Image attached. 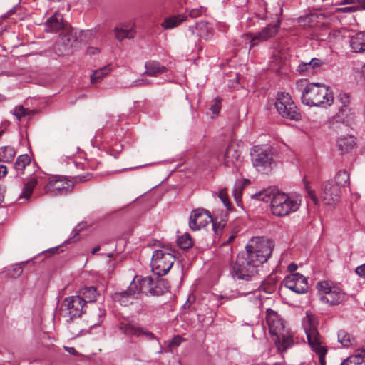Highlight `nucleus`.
<instances>
[{
	"instance_id": "obj_1",
	"label": "nucleus",
	"mask_w": 365,
	"mask_h": 365,
	"mask_svg": "<svg viewBox=\"0 0 365 365\" xmlns=\"http://www.w3.org/2000/svg\"><path fill=\"white\" fill-rule=\"evenodd\" d=\"M302 324L312 350L319 356L321 365H325L324 356L327 350L322 344L317 317L312 312L307 311L306 316L302 319Z\"/></svg>"
},
{
	"instance_id": "obj_2",
	"label": "nucleus",
	"mask_w": 365,
	"mask_h": 365,
	"mask_svg": "<svg viewBox=\"0 0 365 365\" xmlns=\"http://www.w3.org/2000/svg\"><path fill=\"white\" fill-rule=\"evenodd\" d=\"M302 101L309 106L327 108L334 102L332 91L319 83L309 84L304 89Z\"/></svg>"
},
{
	"instance_id": "obj_3",
	"label": "nucleus",
	"mask_w": 365,
	"mask_h": 365,
	"mask_svg": "<svg viewBox=\"0 0 365 365\" xmlns=\"http://www.w3.org/2000/svg\"><path fill=\"white\" fill-rule=\"evenodd\" d=\"M274 247V242L269 239L253 237L247 244L246 250L242 252L259 267L269 259Z\"/></svg>"
},
{
	"instance_id": "obj_4",
	"label": "nucleus",
	"mask_w": 365,
	"mask_h": 365,
	"mask_svg": "<svg viewBox=\"0 0 365 365\" xmlns=\"http://www.w3.org/2000/svg\"><path fill=\"white\" fill-rule=\"evenodd\" d=\"M301 200L284 192L276 191L272 194L270 208L272 213L277 217H284L296 212Z\"/></svg>"
},
{
	"instance_id": "obj_5",
	"label": "nucleus",
	"mask_w": 365,
	"mask_h": 365,
	"mask_svg": "<svg viewBox=\"0 0 365 365\" xmlns=\"http://www.w3.org/2000/svg\"><path fill=\"white\" fill-rule=\"evenodd\" d=\"M173 250L169 246H163L162 249L155 250L151 259L152 271L158 276L165 275L171 269L175 262V257L171 253Z\"/></svg>"
},
{
	"instance_id": "obj_6",
	"label": "nucleus",
	"mask_w": 365,
	"mask_h": 365,
	"mask_svg": "<svg viewBox=\"0 0 365 365\" xmlns=\"http://www.w3.org/2000/svg\"><path fill=\"white\" fill-rule=\"evenodd\" d=\"M277 113L284 118L299 121L302 118L299 109L288 93L279 92L274 103Z\"/></svg>"
},
{
	"instance_id": "obj_7",
	"label": "nucleus",
	"mask_w": 365,
	"mask_h": 365,
	"mask_svg": "<svg viewBox=\"0 0 365 365\" xmlns=\"http://www.w3.org/2000/svg\"><path fill=\"white\" fill-rule=\"evenodd\" d=\"M259 267L245 254L237 255L235 263L232 266V274L239 279L250 280L257 274Z\"/></svg>"
},
{
	"instance_id": "obj_8",
	"label": "nucleus",
	"mask_w": 365,
	"mask_h": 365,
	"mask_svg": "<svg viewBox=\"0 0 365 365\" xmlns=\"http://www.w3.org/2000/svg\"><path fill=\"white\" fill-rule=\"evenodd\" d=\"M118 329L128 337L145 339L148 341L156 340L159 341L158 339L153 333L133 321L120 322L118 324Z\"/></svg>"
},
{
	"instance_id": "obj_9",
	"label": "nucleus",
	"mask_w": 365,
	"mask_h": 365,
	"mask_svg": "<svg viewBox=\"0 0 365 365\" xmlns=\"http://www.w3.org/2000/svg\"><path fill=\"white\" fill-rule=\"evenodd\" d=\"M73 182L62 175L50 177L46 185L44 191L47 194L53 196L66 195L73 190Z\"/></svg>"
},
{
	"instance_id": "obj_10",
	"label": "nucleus",
	"mask_w": 365,
	"mask_h": 365,
	"mask_svg": "<svg viewBox=\"0 0 365 365\" xmlns=\"http://www.w3.org/2000/svg\"><path fill=\"white\" fill-rule=\"evenodd\" d=\"M85 303L80 296H71L66 297L61 304L64 315L70 319L78 317L81 315Z\"/></svg>"
},
{
	"instance_id": "obj_11",
	"label": "nucleus",
	"mask_w": 365,
	"mask_h": 365,
	"mask_svg": "<svg viewBox=\"0 0 365 365\" xmlns=\"http://www.w3.org/2000/svg\"><path fill=\"white\" fill-rule=\"evenodd\" d=\"M283 283L287 288L297 294H304L309 289L307 279L299 273H293L287 276Z\"/></svg>"
},
{
	"instance_id": "obj_12",
	"label": "nucleus",
	"mask_w": 365,
	"mask_h": 365,
	"mask_svg": "<svg viewBox=\"0 0 365 365\" xmlns=\"http://www.w3.org/2000/svg\"><path fill=\"white\" fill-rule=\"evenodd\" d=\"M251 157L253 166L259 172H264L272 164V158L266 150L259 146L253 148Z\"/></svg>"
},
{
	"instance_id": "obj_13",
	"label": "nucleus",
	"mask_w": 365,
	"mask_h": 365,
	"mask_svg": "<svg viewBox=\"0 0 365 365\" xmlns=\"http://www.w3.org/2000/svg\"><path fill=\"white\" fill-rule=\"evenodd\" d=\"M212 221V216L209 211L202 208H198L192 212L189 221V227L194 231L199 230L201 227L206 226L209 222Z\"/></svg>"
},
{
	"instance_id": "obj_14",
	"label": "nucleus",
	"mask_w": 365,
	"mask_h": 365,
	"mask_svg": "<svg viewBox=\"0 0 365 365\" xmlns=\"http://www.w3.org/2000/svg\"><path fill=\"white\" fill-rule=\"evenodd\" d=\"M266 323L269 327V334L272 336H281L285 329L282 319L277 312L267 309L266 310Z\"/></svg>"
},
{
	"instance_id": "obj_15",
	"label": "nucleus",
	"mask_w": 365,
	"mask_h": 365,
	"mask_svg": "<svg viewBox=\"0 0 365 365\" xmlns=\"http://www.w3.org/2000/svg\"><path fill=\"white\" fill-rule=\"evenodd\" d=\"M341 190L331 181H327L322 185L321 198L327 205H332L339 201Z\"/></svg>"
},
{
	"instance_id": "obj_16",
	"label": "nucleus",
	"mask_w": 365,
	"mask_h": 365,
	"mask_svg": "<svg viewBox=\"0 0 365 365\" xmlns=\"http://www.w3.org/2000/svg\"><path fill=\"white\" fill-rule=\"evenodd\" d=\"M279 24L280 21L279 18H277V21L275 24H268L255 35L252 36L250 34H247V36L251 37L250 48L255 46L257 43V41H265L274 37L278 32Z\"/></svg>"
},
{
	"instance_id": "obj_17",
	"label": "nucleus",
	"mask_w": 365,
	"mask_h": 365,
	"mask_svg": "<svg viewBox=\"0 0 365 365\" xmlns=\"http://www.w3.org/2000/svg\"><path fill=\"white\" fill-rule=\"evenodd\" d=\"M188 30L190 33V35L187 36L188 38L196 36L197 38H203L205 41L212 39L214 34L213 27L205 21H200L195 25L190 26Z\"/></svg>"
},
{
	"instance_id": "obj_18",
	"label": "nucleus",
	"mask_w": 365,
	"mask_h": 365,
	"mask_svg": "<svg viewBox=\"0 0 365 365\" xmlns=\"http://www.w3.org/2000/svg\"><path fill=\"white\" fill-rule=\"evenodd\" d=\"M355 112L351 107H339L338 112L334 117L336 123H341L350 125L355 120Z\"/></svg>"
},
{
	"instance_id": "obj_19",
	"label": "nucleus",
	"mask_w": 365,
	"mask_h": 365,
	"mask_svg": "<svg viewBox=\"0 0 365 365\" xmlns=\"http://www.w3.org/2000/svg\"><path fill=\"white\" fill-rule=\"evenodd\" d=\"M64 26L63 16L55 12L45 23V31L51 33H56Z\"/></svg>"
},
{
	"instance_id": "obj_20",
	"label": "nucleus",
	"mask_w": 365,
	"mask_h": 365,
	"mask_svg": "<svg viewBox=\"0 0 365 365\" xmlns=\"http://www.w3.org/2000/svg\"><path fill=\"white\" fill-rule=\"evenodd\" d=\"M356 139L353 135H343L339 137L336 141V147L341 154L351 151L356 146Z\"/></svg>"
},
{
	"instance_id": "obj_21",
	"label": "nucleus",
	"mask_w": 365,
	"mask_h": 365,
	"mask_svg": "<svg viewBox=\"0 0 365 365\" xmlns=\"http://www.w3.org/2000/svg\"><path fill=\"white\" fill-rule=\"evenodd\" d=\"M351 51L354 53L365 51V31H360L351 36L349 39Z\"/></svg>"
},
{
	"instance_id": "obj_22",
	"label": "nucleus",
	"mask_w": 365,
	"mask_h": 365,
	"mask_svg": "<svg viewBox=\"0 0 365 365\" xmlns=\"http://www.w3.org/2000/svg\"><path fill=\"white\" fill-rule=\"evenodd\" d=\"M113 32L116 39L119 41H122L125 39L133 38L135 36L133 26H130L126 24H120L116 26L113 29Z\"/></svg>"
},
{
	"instance_id": "obj_23",
	"label": "nucleus",
	"mask_w": 365,
	"mask_h": 365,
	"mask_svg": "<svg viewBox=\"0 0 365 365\" xmlns=\"http://www.w3.org/2000/svg\"><path fill=\"white\" fill-rule=\"evenodd\" d=\"M240 158V153L234 143H230L227 145L226 151L223 155L224 165L226 167H230L235 165Z\"/></svg>"
},
{
	"instance_id": "obj_24",
	"label": "nucleus",
	"mask_w": 365,
	"mask_h": 365,
	"mask_svg": "<svg viewBox=\"0 0 365 365\" xmlns=\"http://www.w3.org/2000/svg\"><path fill=\"white\" fill-rule=\"evenodd\" d=\"M344 298V293L337 287H333L327 295L320 297V300L322 302L327 303L331 305L340 304Z\"/></svg>"
},
{
	"instance_id": "obj_25",
	"label": "nucleus",
	"mask_w": 365,
	"mask_h": 365,
	"mask_svg": "<svg viewBox=\"0 0 365 365\" xmlns=\"http://www.w3.org/2000/svg\"><path fill=\"white\" fill-rule=\"evenodd\" d=\"M41 178V176L37 174H35L33 176H31L29 179V180L24 184L22 192L20 195L19 199H24L25 200H28L30 198L34 189L36 187V185L38 183Z\"/></svg>"
},
{
	"instance_id": "obj_26",
	"label": "nucleus",
	"mask_w": 365,
	"mask_h": 365,
	"mask_svg": "<svg viewBox=\"0 0 365 365\" xmlns=\"http://www.w3.org/2000/svg\"><path fill=\"white\" fill-rule=\"evenodd\" d=\"M341 365H365V348L356 350L354 354L344 359Z\"/></svg>"
},
{
	"instance_id": "obj_27",
	"label": "nucleus",
	"mask_w": 365,
	"mask_h": 365,
	"mask_svg": "<svg viewBox=\"0 0 365 365\" xmlns=\"http://www.w3.org/2000/svg\"><path fill=\"white\" fill-rule=\"evenodd\" d=\"M145 67V74L149 76H157L167 71V68L164 66H162L159 62L155 61L146 62Z\"/></svg>"
},
{
	"instance_id": "obj_28",
	"label": "nucleus",
	"mask_w": 365,
	"mask_h": 365,
	"mask_svg": "<svg viewBox=\"0 0 365 365\" xmlns=\"http://www.w3.org/2000/svg\"><path fill=\"white\" fill-rule=\"evenodd\" d=\"M185 20L186 16L184 14H177L166 17L160 25L165 30L172 29L178 26Z\"/></svg>"
},
{
	"instance_id": "obj_29",
	"label": "nucleus",
	"mask_w": 365,
	"mask_h": 365,
	"mask_svg": "<svg viewBox=\"0 0 365 365\" xmlns=\"http://www.w3.org/2000/svg\"><path fill=\"white\" fill-rule=\"evenodd\" d=\"M112 299L123 306H128L133 304L135 299L133 295L130 294L128 289L123 292H117L112 294Z\"/></svg>"
},
{
	"instance_id": "obj_30",
	"label": "nucleus",
	"mask_w": 365,
	"mask_h": 365,
	"mask_svg": "<svg viewBox=\"0 0 365 365\" xmlns=\"http://www.w3.org/2000/svg\"><path fill=\"white\" fill-rule=\"evenodd\" d=\"M273 340L279 349L286 350L293 344V339L284 329L283 334L279 336H274Z\"/></svg>"
},
{
	"instance_id": "obj_31",
	"label": "nucleus",
	"mask_w": 365,
	"mask_h": 365,
	"mask_svg": "<svg viewBox=\"0 0 365 365\" xmlns=\"http://www.w3.org/2000/svg\"><path fill=\"white\" fill-rule=\"evenodd\" d=\"M80 294L82 295L81 297L83 299L85 304L87 302H95L99 296V293L94 287H84L81 290Z\"/></svg>"
},
{
	"instance_id": "obj_32",
	"label": "nucleus",
	"mask_w": 365,
	"mask_h": 365,
	"mask_svg": "<svg viewBox=\"0 0 365 365\" xmlns=\"http://www.w3.org/2000/svg\"><path fill=\"white\" fill-rule=\"evenodd\" d=\"M344 36L340 30H331L329 31L326 38L323 40L327 41L332 46L339 45L344 41Z\"/></svg>"
},
{
	"instance_id": "obj_33",
	"label": "nucleus",
	"mask_w": 365,
	"mask_h": 365,
	"mask_svg": "<svg viewBox=\"0 0 365 365\" xmlns=\"http://www.w3.org/2000/svg\"><path fill=\"white\" fill-rule=\"evenodd\" d=\"M334 182V185L339 187V190H341V187L349 184V174L344 170H339L335 176Z\"/></svg>"
},
{
	"instance_id": "obj_34",
	"label": "nucleus",
	"mask_w": 365,
	"mask_h": 365,
	"mask_svg": "<svg viewBox=\"0 0 365 365\" xmlns=\"http://www.w3.org/2000/svg\"><path fill=\"white\" fill-rule=\"evenodd\" d=\"M16 152L11 146H4L0 148V162L9 163L13 160Z\"/></svg>"
},
{
	"instance_id": "obj_35",
	"label": "nucleus",
	"mask_w": 365,
	"mask_h": 365,
	"mask_svg": "<svg viewBox=\"0 0 365 365\" xmlns=\"http://www.w3.org/2000/svg\"><path fill=\"white\" fill-rule=\"evenodd\" d=\"M30 163L31 159L27 154L21 155L17 158L14 167L18 173H23L24 170Z\"/></svg>"
},
{
	"instance_id": "obj_36",
	"label": "nucleus",
	"mask_w": 365,
	"mask_h": 365,
	"mask_svg": "<svg viewBox=\"0 0 365 365\" xmlns=\"http://www.w3.org/2000/svg\"><path fill=\"white\" fill-rule=\"evenodd\" d=\"M354 338L344 330H340L338 332V341L342 344L344 347H349L352 345Z\"/></svg>"
},
{
	"instance_id": "obj_37",
	"label": "nucleus",
	"mask_w": 365,
	"mask_h": 365,
	"mask_svg": "<svg viewBox=\"0 0 365 365\" xmlns=\"http://www.w3.org/2000/svg\"><path fill=\"white\" fill-rule=\"evenodd\" d=\"M111 71L110 66H105L98 70H95L93 71L91 75V81L92 83L98 82L101 80L103 76L108 75Z\"/></svg>"
},
{
	"instance_id": "obj_38",
	"label": "nucleus",
	"mask_w": 365,
	"mask_h": 365,
	"mask_svg": "<svg viewBox=\"0 0 365 365\" xmlns=\"http://www.w3.org/2000/svg\"><path fill=\"white\" fill-rule=\"evenodd\" d=\"M138 280L140 282L139 287H140L141 293H148L149 289L153 286L154 282L150 277H142L138 276Z\"/></svg>"
},
{
	"instance_id": "obj_39",
	"label": "nucleus",
	"mask_w": 365,
	"mask_h": 365,
	"mask_svg": "<svg viewBox=\"0 0 365 365\" xmlns=\"http://www.w3.org/2000/svg\"><path fill=\"white\" fill-rule=\"evenodd\" d=\"M178 245L182 249H188L193 246V241L190 234L185 233L178 239Z\"/></svg>"
},
{
	"instance_id": "obj_40",
	"label": "nucleus",
	"mask_w": 365,
	"mask_h": 365,
	"mask_svg": "<svg viewBox=\"0 0 365 365\" xmlns=\"http://www.w3.org/2000/svg\"><path fill=\"white\" fill-rule=\"evenodd\" d=\"M138 284H140L138 276H135L128 287L130 294L133 295L135 299L141 294V289Z\"/></svg>"
},
{
	"instance_id": "obj_41",
	"label": "nucleus",
	"mask_w": 365,
	"mask_h": 365,
	"mask_svg": "<svg viewBox=\"0 0 365 365\" xmlns=\"http://www.w3.org/2000/svg\"><path fill=\"white\" fill-rule=\"evenodd\" d=\"M244 189V183L242 181H237L232 190V195L237 203L241 202L242 192Z\"/></svg>"
},
{
	"instance_id": "obj_42",
	"label": "nucleus",
	"mask_w": 365,
	"mask_h": 365,
	"mask_svg": "<svg viewBox=\"0 0 365 365\" xmlns=\"http://www.w3.org/2000/svg\"><path fill=\"white\" fill-rule=\"evenodd\" d=\"M297 71L302 75H310L314 73L309 61L302 62L299 64Z\"/></svg>"
},
{
	"instance_id": "obj_43",
	"label": "nucleus",
	"mask_w": 365,
	"mask_h": 365,
	"mask_svg": "<svg viewBox=\"0 0 365 365\" xmlns=\"http://www.w3.org/2000/svg\"><path fill=\"white\" fill-rule=\"evenodd\" d=\"M13 115H15L19 120L21 118L29 115L31 114V111L26 108H24L22 106H19L16 107L14 109Z\"/></svg>"
},
{
	"instance_id": "obj_44",
	"label": "nucleus",
	"mask_w": 365,
	"mask_h": 365,
	"mask_svg": "<svg viewBox=\"0 0 365 365\" xmlns=\"http://www.w3.org/2000/svg\"><path fill=\"white\" fill-rule=\"evenodd\" d=\"M274 192H275L270 191L269 190H263L257 193L256 197L257 200H262L264 202H267L269 200L272 201V194H274Z\"/></svg>"
},
{
	"instance_id": "obj_45",
	"label": "nucleus",
	"mask_w": 365,
	"mask_h": 365,
	"mask_svg": "<svg viewBox=\"0 0 365 365\" xmlns=\"http://www.w3.org/2000/svg\"><path fill=\"white\" fill-rule=\"evenodd\" d=\"M217 196L221 200V201L223 202L224 205L227 208L230 209L231 205H230V202L229 200V197H228V195L227 192V189L226 188L220 189L219 190V192H217Z\"/></svg>"
},
{
	"instance_id": "obj_46",
	"label": "nucleus",
	"mask_w": 365,
	"mask_h": 365,
	"mask_svg": "<svg viewBox=\"0 0 365 365\" xmlns=\"http://www.w3.org/2000/svg\"><path fill=\"white\" fill-rule=\"evenodd\" d=\"M337 99L341 104L340 107H351V100L349 94L341 93L338 96Z\"/></svg>"
},
{
	"instance_id": "obj_47",
	"label": "nucleus",
	"mask_w": 365,
	"mask_h": 365,
	"mask_svg": "<svg viewBox=\"0 0 365 365\" xmlns=\"http://www.w3.org/2000/svg\"><path fill=\"white\" fill-rule=\"evenodd\" d=\"M317 288L319 292L324 293L327 295L331 290V287L329 285L327 282H319L317 284Z\"/></svg>"
},
{
	"instance_id": "obj_48",
	"label": "nucleus",
	"mask_w": 365,
	"mask_h": 365,
	"mask_svg": "<svg viewBox=\"0 0 365 365\" xmlns=\"http://www.w3.org/2000/svg\"><path fill=\"white\" fill-rule=\"evenodd\" d=\"M62 40L64 43L71 47L73 46V43L76 41V38L75 36H73L71 32H69L63 36Z\"/></svg>"
},
{
	"instance_id": "obj_49",
	"label": "nucleus",
	"mask_w": 365,
	"mask_h": 365,
	"mask_svg": "<svg viewBox=\"0 0 365 365\" xmlns=\"http://www.w3.org/2000/svg\"><path fill=\"white\" fill-rule=\"evenodd\" d=\"M221 109V101L219 98H215L213 101L210 107V110H212L213 114L217 115Z\"/></svg>"
},
{
	"instance_id": "obj_50",
	"label": "nucleus",
	"mask_w": 365,
	"mask_h": 365,
	"mask_svg": "<svg viewBox=\"0 0 365 365\" xmlns=\"http://www.w3.org/2000/svg\"><path fill=\"white\" fill-rule=\"evenodd\" d=\"M206 11V9L203 6H200L199 8L192 9L190 11V16L192 18H197L200 16L202 14Z\"/></svg>"
},
{
	"instance_id": "obj_51",
	"label": "nucleus",
	"mask_w": 365,
	"mask_h": 365,
	"mask_svg": "<svg viewBox=\"0 0 365 365\" xmlns=\"http://www.w3.org/2000/svg\"><path fill=\"white\" fill-rule=\"evenodd\" d=\"M309 63L314 73L316 71L317 69L320 68V66L324 64V62L322 60L317 58H313L312 59H311Z\"/></svg>"
},
{
	"instance_id": "obj_52",
	"label": "nucleus",
	"mask_w": 365,
	"mask_h": 365,
	"mask_svg": "<svg viewBox=\"0 0 365 365\" xmlns=\"http://www.w3.org/2000/svg\"><path fill=\"white\" fill-rule=\"evenodd\" d=\"M306 190L309 197L313 201L314 205H317L319 203V200L317 197L314 191L313 190H311L307 185H306Z\"/></svg>"
},
{
	"instance_id": "obj_53",
	"label": "nucleus",
	"mask_w": 365,
	"mask_h": 365,
	"mask_svg": "<svg viewBox=\"0 0 365 365\" xmlns=\"http://www.w3.org/2000/svg\"><path fill=\"white\" fill-rule=\"evenodd\" d=\"M183 341V339L180 336H175V337L173 338V339L170 341L169 343V346H178L181 343L182 341Z\"/></svg>"
},
{
	"instance_id": "obj_54",
	"label": "nucleus",
	"mask_w": 365,
	"mask_h": 365,
	"mask_svg": "<svg viewBox=\"0 0 365 365\" xmlns=\"http://www.w3.org/2000/svg\"><path fill=\"white\" fill-rule=\"evenodd\" d=\"M96 29H90V30L82 31L81 32V36H85V37L88 36V38H92L93 36H94L96 35Z\"/></svg>"
},
{
	"instance_id": "obj_55",
	"label": "nucleus",
	"mask_w": 365,
	"mask_h": 365,
	"mask_svg": "<svg viewBox=\"0 0 365 365\" xmlns=\"http://www.w3.org/2000/svg\"><path fill=\"white\" fill-rule=\"evenodd\" d=\"M317 17L316 14H310L309 16H307L304 19V25H307L309 27L314 26L313 24H310L311 21H312L315 18Z\"/></svg>"
},
{
	"instance_id": "obj_56",
	"label": "nucleus",
	"mask_w": 365,
	"mask_h": 365,
	"mask_svg": "<svg viewBox=\"0 0 365 365\" xmlns=\"http://www.w3.org/2000/svg\"><path fill=\"white\" fill-rule=\"evenodd\" d=\"M153 296H159L162 294L163 291L160 288H158V287H153V286L151 287V288L149 289V292Z\"/></svg>"
},
{
	"instance_id": "obj_57",
	"label": "nucleus",
	"mask_w": 365,
	"mask_h": 365,
	"mask_svg": "<svg viewBox=\"0 0 365 365\" xmlns=\"http://www.w3.org/2000/svg\"><path fill=\"white\" fill-rule=\"evenodd\" d=\"M355 272L360 277H365V263L362 265L357 267Z\"/></svg>"
},
{
	"instance_id": "obj_58",
	"label": "nucleus",
	"mask_w": 365,
	"mask_h": 365,
	"mask_svg": "<svg viewBox=\"0 0 365 365\" xmlns=\"http://www.w3.org/2000/svg\"><path fill=\"white\" fill-rule=\"evenodd\" d=\"M100 50L96 47H88L86 50V54L88 56H93L99 53Z\"/></svg>"
},
{
	"instance_id": "obj_59",
	"label": "nucleus",
	"mask_w": 365,
	"mask_h": 365,
	"mask_svg": "<svg viewBox=\"0 0 365 365\" xmlns=\"http://www.w3.org/2000/svg\"><path fill=\"white\" fill-rule=\"evenodd\" d=\"M150 83V81L146 79H138L133 83V86H145Z\"/></svg>"
},
{
	"instance_id": "obj_60",
	"label": "nucleus",
	"mask_w": 365,
	"mask_h": 365,
	"mask_svg": "<svg viewBox=\"0 0 365 365\" xmlns=\"http://www.w3.org/2000/svg\"><path fill=\"white\" fill-rule=\"evenodd\" d=\"M80 231V229H78L77 227H75L73 231H72V233L73 234V236L71 238H69L67 241H66L65 242L66 243H68V242H71L72 241H76L78 240V238L76 237L78 235V232Z\"/></svg>"
},
{
	"instance_id": "obj_61",
	"label": "nucleus",
	"mask_w": 365,
	"mask_h": 365,
	"mask_svg": "<svg viewBox=\"0 0 365 365\" xmlns=\"http://www.w3.org/2000/svg\"><path fill=\"white\" fill-rule=\"evenodd\" d=\"M22 267L20 265H16L13 269L14 274H12L11 276L14 277H18L22 273Z\"/></svg>"
},
{
	"instance_id": "obj_62",
	"label": "nucleus",
	"mask_w": 365,
	"mask_h": 365,
	"mask_svg": "<svg viewBox=\"0 0 365 365\" xmlns=\"http://www.w3.org/2000/svg\"><path fill=\"white\" fill-rule=\"evenodd\" d=\"M360 3V0H341V5L353 4Z\"/></svg>"
},
{
	"instance_id": "obj_63",
	"label": "nucleus",
	"mask_w": 365,
	"mask_h": 365,
	"mask_svg": "<svg viewBox=\"0 0 365 365\" xmlns=\"http://www.w3.org/2000/svg\"><path fill=\"white\" fill-rule=\"evenodd\" d=\"M61 246H56V247H52V248H50V249H48L46 250V252L47 253H50L51 255H53V254H56V253H58V250L60 248Z\"/></svg>"
},
{
	"instance_id": "obj_64",
	"label": "nucleus",
	"mask_w": 365,
	"mask_h": 365,
	"mask_svg": "<svg viewBox=\"0 0 365 365\" xmlns=\"http://www.w3.org/2000/svg\"><path fill=\"white\" fill-rule=\"evenodd\" d=\"M7 173V168L5 165H0V178L4 177Z\"/></svg>"
}]
</instances>
